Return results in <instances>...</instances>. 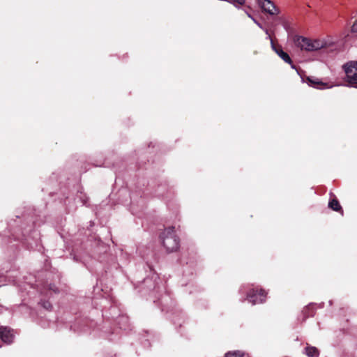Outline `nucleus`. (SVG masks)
<instances>
[{"label":"nucleus","mask_w":357,"mask_h":357,"mask_svg":"<svg viewBox=\"0 0 357 357\" xmlns=\"http://www.w3.org/2000/svg\"><path fill=\"white\" fill-rule=\"evenodd\" d=\"M163 246L168 252L176 251L179 246V240L175 234L174 227L165 229L160 236Z\"/></svg>","instance_id":"1"},{"label":"nucleus","mask_w":357,"mask_h":357,"mask_svg":"<svg viewBox=\"0 0 357 357\" xmlns=\"http://www.w3.org/2000/svg\"><path fill=\"white\" fill-rule=\"evenodd\" d=\"M345 73V82L350 87L357 88V61H351L342 66Z\"/></svg>","instance_id":"2"},{"label":"nucleus","mask_w":357,"mask_h":357,"mask_svg":"<svg viewBox=\"0 0 357 357\" xmlns=\"http://www.w3.org/2000/svg\"><path fill=\"white\" fill-rule=\"evenodd\" d=\"M266 294L262 289L259 292L257 290L252 289L247 294V299L249 302L252 303V305L257 303H261L265 301Z\"/></svg>","instance_id":"3"},{"label":"nucleus","mask_w":357,"mask_h":357,"mask_svg":"<svg viewBox=\"0 0 357 357\" xmlns=\"http://www.w3.org/2000/svg\"><path fill=\"white\" fill-rule=\"evenodd\" d=\"M258 4L264 12L271 15H278L280 13L279 9L271 0H258Z\"/></svg>","instance_id":"4"},{"label":"nucleus","mask_w":357,"mask_h":357,"mask_svg":"<svg viewBox=\"0 0 357 357\" xmlns=\"http://www.w3.org/2000/svg\"><path fill=\"white\" fill-rule=\"evenodd\" d=\"M294 42L296 46L301 48V50L312 52V39L303 36H295L294 37Z\"/></svg>","instance_id":"5"},{"label":"nucleus","mask_w":357,"mask_h":357,"mask_svg":"<svg viewBox=\"0 0 357 357\" xmlns=\"http://www.w3.org/2000/svg\"><path fill=\"white\" fill-rule=\"evenodd\" d=\"M272 50L287 63L291 65V68L296 69L295 65L292 63V61L289 54L284 52L280 46H275L273 41H271Z\"/></svg>","instance_id":"6"},{"label":"nucleus","mask_w":357,"mask_h":357,"mask_svg":"<svg viewBox=\"0 0 357 357\" xmlns=\"http://www.w3.org/2000/svg\"><path fill=\"white\" fill-rule=\"evenodd\" d=\"M306 82L310 86L317 89H329L333 86V85H329L328 83L323 82L319 79L313 77H307Z\"/></svg>","instance_id":"7"},{"label":"nucleus","mask_w":357,"mask_h":357,"mask_svg":"<svg viewBox=\"0 0 357 357\" xmlns=\"http://www.w3.org/2000/svg\"><path fill=\"white\" fill-rule=\"evenodd\" d=\"M332 45V43L324 39L312 40V52L317 51L324 48H328Z\"/></svg>","instance_id":"8"},{"label":"nucleus","mask_w":357,"mask_h":357,"mask_svg":"<svg viewBox=\"0 0 357 357\" xmlns=\"http://www.w3.org/2000/svg\"><path fill=\"white\" fill-rule=\"evenodd\" d=\"M0 339L6 344H10L13 340V335L6 327H0Z\"/></svg>","instance_id":"9"},{"label":"nucleus","mask_w":357,"mask_h":357,"mask_svg":"<svg viewBox=\"0 0 357 357\" xmlns=\"http://www.w3.org/2000/svg\"><path fill=\"white\" fill-rule=\"evenodd\" d=\"M305 350V354L308 357H318L319 356V352L318 349L314 347L307 346V347H306Z\"/></svg>","instance_id":"10"},{"label":"nucleus","mask_w":357,"mask_h":357,"mask_svg":"<svg viewBox=\"0 0 357 357\" xmlns=\"http://www.w3.org/2000/svg\"><path fill=\"white\" fill-rule=\"evenodd\" d=\"M328 206L330 208L335 211H340L342 210L340 204H339L338 201L335 199H333L329 202Z\"/></svg>","instance_id":"11"},{"label":"nucleus","mask_w":357,"mask_h":357,"mask_svg":"<svg viewBox=\"0 0 357 357\" xmlns=\"http://www.w3.org/2000/svg\"><path fill=\"white\" fill-rule=\"evenodd\" d=\"M225 357H249L248 355L245 356L244 354L241 353L239 351H229L225 354Z\"/></svg>","instance_id":"12"},{"label":"nucleus","mask_w":357,"mask_h":357,"mask_svg":"<svg viewBox=\"0 0 357 357\" xmlns=\"http://www.w3.org/2000/svg\"><path fill=\"white\" fill-rule=\"evenodd\" d=\"M246 0H231L234 3H238L239 6L245 3Z\"/></svg>","instance_id":"13"},{"label":"nucleus","mask_w":357,"mask_h":357,"mask_svg":"<svg viewBox=\"0 0 357 357\" xmlns=\"http://www.w3.org/2000/svg\"><path fill=\"white\" fill-rule=\"evenodd\" d=\"M43 306L45 309H50L52 307L50 303H49L48 301L43 302Z\"/></svg>","instance_id":"14"},{"label":"nucleus","mask_w":357,"mask_h":357,"mask_svg":"<svg viewBox=\"0 0 357 357\" xmlns=\"http://www.w3.org/2000/svg\"><path fill=\"white\" fill-rule=\"evenodd\" d=\"M310 307H307L306 309L304 310V311H303L304 314L307 313V316H313V312H308V311H310Z\"/></svg>","instance_id":"15"},{"label":"nucleus","mask_w":357,"mask_h":357,"mask_svg":"<svg viewBox=\"0 0 357 357\" xmlns=\"http://www.w3.org/2000/svg\"><path fill=\"white\" fill-rule=\"evenodd\" d=\"M253 22L260 28V29H264V26H262V24L259 22L256 19H253Z\"/></svg>","instance_id":"16"},{"label":"nucleus","mask_w":357,"mask_h":357,"mask_svg":"<svg viewBox=\"0 0 357 357\" xmlns=\"http://www.w3.org/2000/svg\"><path fill=\"white\" fill-rule=\"evenodd\" d=\"M247 15L248 16V17H250L252 21H253V19H255L251 14H250L249 13H246Z\"/></svg>","instance_id":"17"},{"label":"nucleus","mask_w":357,"mask_h":357,"mask_svg":"<svg viewBox=\"0 0 357 357\" xmlns=\"http://www.w3.org/2000/svg\"><path fill=\"white\" fill-rule=\"evenodd\" d=\"M262 29L264 31V32L266 33V35H269L268 30L267 29L264 27V29Z\"/></svg>","instance_id":"18"},{"label":"nucleus","mask_w":357,"mask_h":357,"mask_svg":"<svg viewBox=\"0 0 357 357\" xmlns=\"http://www.w3.org/2000/svg\"><path fill=\"white\" fill-rule=\"evenodd\" d=\"M266 39L270 40H271V41H273V40H272V38H271V37L270 34H269V35H267V36H266Z\"/></svg>","instance_id":"19"},{"label":"nucleus","mask_w":357,"mask_h":357,"mask_svg":"<svg viewBox=\"0 0 357 357\" xmlns=\"http://www.w3.org/2000/svg\"><path fill=\"white\" fill-rule=\"evenodd\" d=\"M50 289H52V290H53V291H56V290H55V289H54L52 287H50Z\"/></svg>","instance_id":"20"}]
</instances>
